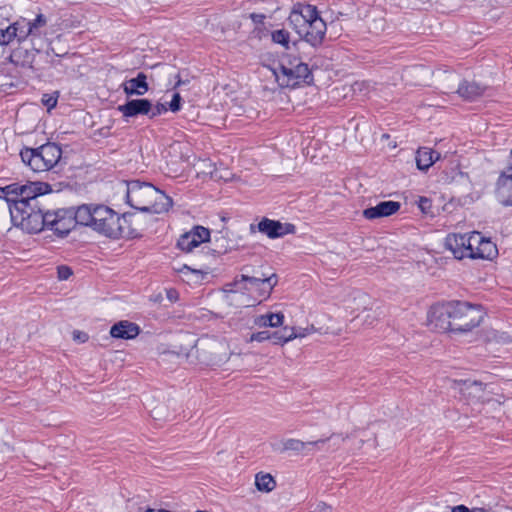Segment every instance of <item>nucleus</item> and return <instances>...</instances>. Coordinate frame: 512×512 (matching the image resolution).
<instances>
[{"mask_svg":"<svg viewBox=\"0 0 512 512\" xmlns=\"http://www.w3.org/2000/svg\"><path fill=\"white\" fill-rule=\"evenodd\" d=\"M506 188H512V149L510 152V161L497 180V194L501 203L505 206H512V199L505 198L504 194Z\"/></svg>","mask_w":512,"mask_h":512,"instance_id":"nucleus-19","label":"nucleus"},{"mask_svg":"<svg viewBox=\"0 0 512 512\" xmlns=\"http://www.w3.org/2000/svg\"><path fill=\"white\" fill-rule=\"evenodd\" d=\"M284 322L283 313H268L259 315L254 319V324L260 328L262 327H280Z\"/></svg>","mask_w":512,"mask_h":512,"instance_id":"nucleus-27","label":"nucleus"},{"mask_svg":"<svg viewBox=\"0 0 512 512\" xmlns=\"http://www.w3.org/2000/svg\"><path fill=\"white\" fill-rule=\"evenodd\" d=\"M178 272L187 275L188 273H200V270H194L187 265H183L180 269H178Z\"/></svg>","mask_w":512,"mask_h":512,"instance_id":"nucleus-42","label":"nucleus"},{"mask_svg":"<svg viewBox=\"0 0 512 512\" xmlns=\"http://www.w3.org/2000/svg\"><path fill=\"white\" fill-rule=\"evenodd\" d=\"M12 220L29 233H38L47 227V211H42L38 205L26 206L19 202L10 208Z\"/></svg>","mask_w":512,"mask_h":512,"instance_id":"nucleus-8","label":"nucleus"},{"mask_svg":"<svg viewBox=\"0 0 512 512\" xmlns=\"http://www.w3.org/2000/svg\"><path fill=\"white\" fill-rule=\"evenodd\" d=\"M455 387L467 399L480 401L484 397L485 386L479 381L458 380L455 381Z\"/></svg>","mask_w":512,"mask_h":512,"instance_id":"nucleus-17","label":"nucleus"},{"mask_svg":"<svg viewBox=\"0 0 512 512\" xmlns=\"http://www.w3.org/2000/svg\"><path fill=\"white\" fill-rule=\"evenodd\" d=\"M470 512H489V511L482 507H476V508L470 509Z\"/></svg>","mask_w":512,"mask_h":512,"instance_id":"nucleus-45","label":"nucleus"},{"mask_svg":"<svg viewBox=\"0 0 512 512\" xmlns=\"http://www.w3.org/2000/svg\"><path fill=\"white\" fill-rule=\"evenodd\" d=\"M451 512H470V509L465 505H458L453 507Z\"/></svg>","mask_w":512,"mask_h":512,"instance_id":"nucleus-43","label":"nucleus"},{"mask_svg":"<svg viewBox=\"0 0 512 512\" xmlns=\"http://www.w3.org/2000/svg\"><path fill=\"white\" fill-rule=\"evenodd\" d=\"M271 39L273 43L279 44L285 49L289 48L290 33L286 29H277L272 31Z\"/></svg>","mask_w":512,"mask_h":512,"instance_id":"nucleus-31","label":"nucleus"},{"mask_svg":"<svg viewBox=\"0 0 512 512\" xmlns=\"http://www.w3.org/2000/svg\"><path fill=\"white\" fill-rule=\"evenodd\" d=\"M270 340L273 341L275 345H284L287 342L293 340L291 334L288 336H283L281 331L270 332Z\"/></svg>","mask_w":512,"mask_h":512,"instance_id":"nucleus-33","label":"nucleus"},{"mask_svg":"<svg viewBox=\"0 0 512 512\" xmlns=\"http://www.w3.org/2000/svg\"><path fill=\"white\" fill-rule=\"evenodd\" d=\"M168 298L172 299L174 298V295H171V292L168 294Z\"/></svg>","mask_w":512,"mask_h":512,"instance_id":"nucleus-50","label":"nucleus"},{"mask_svg":"<svg viewBox=\"0 0 512 512\" xmlns=\"http://www.w3.org/2000/svg\"><path fill=\"white\" fill-rule=\"evenodd\" d=\"M42 103L48 108V110H50L56 106L57 98L49 94H44L42 97Z\"/></svg>","mask_w":512,"mask_h":512,"instance_id":"nucleus-38","label":"nucleus"},{"mask_svg":"<svg viewBox=\"0 0 512 512\" xmlns=\"http://www.w3.org/2000/svg\"><path fill=\"white\" fill-rule=\"evenodd\" d=\"M327 439H319L316 441L304 442L299 439L289 438L282 441V451H293L296 453H305L309 446H317L325 443Z\"/></svg>","mask_w":512,"mask_h":512,"instance_id":"nucleus-24","label":"nucleus"},{"mask_svg":"<svg viewBox=\"0 0 512 512\" xmlns=\"http://www.w3.org/2000/svg\"><path fill=\"white\" fill-rule=\"evenodd\" d=\"M196 348L202 360L213 365L226 362L230 356L227 342L214 337L200 339Z\"/></svg>","mask_w":512,"mask_h":512,"instance_id":"nucleus-10","label":"nucleus"},{"mask_svg":"<svg viewBox=\"0 0 512 512\" xmlns=\"http://www.w3.org/2000/svg\"><path fill=\"white\" fill-rule=\"evenodd\" d=\"M127 203L134 209L160 214L172 206V199L150 183H127Z\"/></svg>","mask_w":512,"mask_h":512,"instance_id":"nucleus-4","label":"nucleus"},{"mask_svg":"<svg viewBox=\"0 0 512 512\" xmlns=\"http://www.w3.org/2000/svg\"><path fill=\"white\" fill-rule=\"evenodd\" d=\"M315 510L317 512H331L332 507L325 502H320L316 505Z\"/></svg>","mask_w":512,"mask_h":512,"instance_id":"nucleus-41","label":"nucleus"},{"mask_svg":"<svg viewBox=\"0 0 512 512\" xmlns=\"http://www.w3.org/2000/svg\"><path fill=\"white\" fill-rule=\"evenodd\" d=\"M182 84H185V82L179 78L175 84V88L181 86Z\"/></svg>","mask_w":512,"mask_h":512,"instance_id":"nucleus-47","label":"nucleus"},{"mask_svg":"<svg viewBox=\"0 0 512 512\" xmlns=\"http://www.w3.org/2000/svg\"><path fill=\"white\" fill-rule=\"evenodd\" d=\"M210 231L203 226H195L192 230L182 234L178 239L177 246L184 252H191L204 242L209 241Z\"/></svg>","mask_w":512,"mask_h":512,"instance_id":"nucleus-14","label":"nucleus"},{"mask_svg":"<svg viewBox=\"0 0 512 512\" xmlns=\"http://www.w3.org/2000/svg\"><path fill=\"white\" fill-rule=\"evenodd\" d=\"M485 89L484 86L475 81L464 80L459 83L456 92L461 98L471 101L482 96Z\"/></svg>","mask_w":512,"mask_h":512,"instance_id":"nucleus-22","label":"nucleus"},{"mask_svg":"<svg viewBox=\"0 0 512 512\" xmlns=\"http://www.w3.org/2000/svg\"><path fill=\"white\" fill-rule=\"evenodd\" d=\"M400 206V203L396 201H382L374 207L365 209L363 216L369 220L388 217L395 214L400 209Z\"/></svg>","mask_w":512,"mask_h":512,"instance_id":"nucleus-16","label":"nucleus"},{"mask_svg":"<svg viewBox=\"0 0 512 512\" xmlns=\"http://www.w3.org/2000/svg\"><path fill=\"white\" fill-rule=\"evenodd\" d=\"M146 79L147 77L144 73H139L137 77L125 81L122 84L124 93L127 96L144 95L149 89Z\"/></svg>","mask_w":512,"mask_h":512,"instance_id":"nucleus-23","label":"nucleus"},{"mask_svg":"<svg viewBox=\"0 0 512 512\" xmlns=\"http://www.w3.org/2000/svg\"><path fill=\"white\" fill-rule=\"evenodd\" d=\"M224 290L229 293H244L245 291H249L246 275H241L240 278H235L233 282L226 284Z\"/></svg>","mask_w":512,"mask_h":512,"instance_id":"nucleus-30","label":"nucleus"},{"mask_svg":"<svg viewBox=\"0 0 512 512\" xmlns=\"http://www.w3.org/2000/svg\"><path fill=\"white\" fill-rule=\"evenodd\" d=\"M151 111H152V114L150 115V117L153 118V117H156V116L166 112L167 107L162 103H158Z\"/></svg>","mask_w":512,"mask_h":512,"instance_id":"nucleus-40","label":"nucleus"},{"mask_svg":"<svg viewBox=\"0 0 512 512\" xmlns=\"http://www.w3.org/2000/svg\"><path fill=\"white\" fill-rule=\"evenodd\" d=\"M418 207L424 214H427L431 209V201L426 197H420L418 201Z\"/></svg>","mask_w":512,"mask_h":512,"instance_id":"nucleus-39","label":"nucleus"},{"mask_svg":"<svg viewBox=\"0 0 512 512\" xmlns=\"http://www.w3.org/2000/svg\"><path fill=\"white\" fill-rule=\"evenodd\" d=\"M257 227L258 231L265 234L267 237L271 239L280 238L287 234H294L296 231L295 225L291 223H282L277 220H272L269 218H263L257 226L254 224L250 225V230L253 232Z\"/></svg>","mask_w":512,"mask_h":512,"instance_id":"nucleus-13","label":"nucleus"},{"mask_svg":"<svg viewBox=\"0 0 512 512\" xmlns=\"http://www.w3.org/2000/svg\"><path fill=\"white\" fill-rule=\"evenodd\" d=\"M76 208L60 209L54 212L47 211V227L60 236L67 235L75 226Z\"/></svg>","mask_w":512,"mask_h":512,"instance_id":"nucleus-11","label":"nucleus"},{"mask_svg":"<svg viewBox=\"0 0 512 512\" xmlns=\"http://www.w3.org/2000/svg\"><path fill=\"white\" fill-rule=\"evenodd\" d=\"M316 331L317 329L315 328L314 325H308L306 327H291L290 334L294 340L297 338H304L308 335L315 333Z\"/></svg>","mask_w":512,"mask_h":512,"instance_id":"nucleus-32","label":"nucleus"},{"mask_svg":"<svg viewBox=\"0 0 512 512\" xmlns=\"http://www.w3.org/2000/svg\"><path fill=\"white\" fill-rule=\"evenodd\" d=\"M445 247L459 260L463 258L492 260L498 254L496 244L477 231L470 234H449L445 238Z\"/></svg>","mask_w":512,"mask_h":512,"instance_id":"nucleus-3","label":"nucleus"},{"mask_svg":"<svg viewBox=\"0 0 512 512\" xmlns=\"http://www.w3.org/2000/svg\"><path fill=\"white\" fill-rule=\"evenodd\" d=\"M14 57H16V52H13L10 56V61L15 62Z\"/></svg>","mask_w":512,"mask_h":512,"instance_id":"nucleus-48","label":"nucleus"},{"mask_svg":"<svg viewBox=\"0 0 512 512\" xmlns=\"http://www.w3.org/2000/svg\"><path fill=\"white\" fill-rule=\"evenodd\" d=\"M255 486L260 492L269 493L275 489L276 481L271 474L259 472L255 475Z\"/></svg>","mask_w":512,"mask_h":512,"instance_id":"nucleus-29","label":"nucleus"},{"mask_svg":"<svg viewBox=\"0 0 512 512\" xmlns=\"http://www.w3.org/2000/svg\"><path fill=\"white\" fill-rule=\"evenodd\" d=\"M101 216L95 231L108 238H133L137 236V230L132 227L130 219L126 215H119L106 205H101L99 210Z\"/></svg>","mask_w":512,"mask_h":512,"instance_id":"nucleus-5","label":"nucleus"},{"mask_svg":"<svg viewBox=\"0 0 512 512\" xmlns=\"http://www.w3.org/2000/svg\"><path fill=\"white\" fill-rule=\"evenodd\" d=\"M310 512H317V511L314 509V510H312V511H310Z\"/></svg>","mask_w":512,"mask_h":512,"instance_id":"nucleus-51","label":"nucleus"},{"mask_svg":"<svg viewBox=\"0 0 512 512\" xmlns=\"http://www.w3.org/2000/svg\"><path fill=\"white\" fill-rule=\"evenodd\" d=\"M287 21L289 26L311 46L318 47L323 43L327 26L316 6L309 3H295Z\"/></svg>","mask_w":512,"mask_h":512,"instance_id":"nucleus-2","label":"nucleus"},{"mask_svg":"<svg viewBox=\"0 0 512 512\" xmlns=\"http://www.w3.org/2000/svg\"><path fill=\"white\" fill-rule=\"evenodd\" d=\"M57 273L60 280H67L72 275V270L68 266H59Z\"/></svg>","mask_w":512,"mask_h":512,"instance_id":"nucleus-37","label":"nucleus"},{"mask_svg":"<svg viewBox=\"0 0 512 512\" xmlns=\"http://www.w3.org/2000/svg\"><path fill=\"white\" fill-rule=\"evenodd\" d=\"M246 281L247 285L249 287V290L252 288H259L261 285L267 284L268 285V291L269 294L273 287L277 284V276L276 274H271L270 276H266L265 274H262L261 276H248L246 275Z\"/></svg>","mask_w":512,"mask_h":512,"instance_id":"nucleus-28","label":"nucleus"},{"mask_svg":"<svg viewBox=\"0 0 512 512\" xmlns=\"http://www.w3.org/2000/svg\"><path fill=\"white\" fill-rule=\"evenodd\" d=\"M440 157L438 152L433 151L430 148H420L416 153V165L420 170H427L431 167L436 160Z\"/></svg>","mask_w":512,"mask_h":512,"instance_id":"nucleus-26","label":"nucleus"},{"mask_svg":"<svg viewBox=\"0 0 512 512\" xmlns=\"http://www.w3.org/2000/svg\"><path fill=\"white\" fill-rule=\"evenodd\" d=\"M290 329H291V327H287V326H286V327H284V328L281 330L282 335H283V336H288V335H290Z\"/></svg>","mask_w":512,"mask_h":512,"instance_id":"nucleus-46","label":"nucleus"},{"mask_svg":"<svg viewBox=\"0 0 512 512\" xmlns=\"http://www.w3.org/2000/svg\"><path fill=\"white\" fill-rule=\"evenodd\" d=\"M277 83L283 88H294L311 77L306 63L295 56H286L280 63L279 70H271Z\"/></svg>","mask_w":512,"mask_h":512,"instance_id":"nucleus-7","label":"nucleus"},{"mask_svg":"<svg viewBox=\"0 0 512 512\" xmlns=\"http://www.w3.org/2000/svg\"><path fill=\"white\" fill-rule=\"evenodd\" d=\"M181 108V96L179 93H174L172 100L169 103V109L172 112H177Z\"/></svg>","mask_w":512,"mask_h":512,"instance_id":"nucleus-36","label":"nucleus"},{"mask_svg":"<svg viewBox=\"0 0 512 512\" xmlns=\"http://www.w3.org/2000/svg\"><path fill=\"white\" fill-rule=\"evenodd\" d=\"M118 110L124 117L148 115L152 110V104L148 99H134L118 106Z\"/></svg>","mask_w":512,"mask_h":512,"instance_id":"nucleus-18","label":"nucleus"},{"mask_svg":"<svg viewBox=\"0 0 512 512\" xmlns=\"http://www.w3.org/2000/svg\"><path fill=\"white\" fill-rule=\"evenodd\" d=\"M102 204H82L75 210V221L82 226H88L95 231L101 216L99 210Z\"/></svg>","mask_w":512,"mask_h":512,"instance_id":"nucleus-15","label":"nucleus"},{"mask_svg":"<svg viewBox=\"0 0 512 512\" xmlns=\"http://www.w3.org/2000/svg\"><path fill=\"white\" fill-rule=\"evenodd\" d=\"M62 155L61 148L48 142L37 148H24L20 152L21 159L32 171L45 172L53 168Z\"/></svg>","mask_w":512,"mask_h":512,"instance_id":"nucleus-6","label":"nucleus"},{"mask_svg":"<svg viewBox=\"0 0 512 512\" xmlns=\"http://www.w3.org/2000/svg\"><path fill=\"white\" fill-rule=\"evenodd\" d=\"M47 21L44 15L39 14L33 21L25 18L17 20V25L22 27L20 33L22 38L26 40L28 37L39 36V29L46 25Z\"/></svg>","mask_w":512,"mask_h":512,"instance_id":"nucleus-21","label":"nucleus"},{"mask_svg":"<svg viewBox=\"0 0 512 512\" xmlns=\"http://www.w3.org/2000/svg\"><path fill=\"white\" fill-rule=\"evenodd\" d=\"M0 191L6 194L8 201L13 202V207L19 202L26 206L38 205V197L43 195L42 184L39 182L13 183L1 188Z\"/></svg>","mask_w":512,"mask_h":512,"instance_id":"nucleus-9","label":"nucleus"},{"mask_svg":"<svg viewBox=\"0 0 512 512\" xmlns=\"http://www.w3.org/2000/svg\"><path fill=\"white\" fill-rule=\"evenodd\" d=\"M457 76L455 74H447L443 79L442 87L446 92L452 91L457 83Z\"/></svg>","mask_w":512,"mask_h":512,"instance_id":"nucleus-34","label":"nucleus"},{"mask_svg":"<svg viewBox=\"0 0 512 512\" xmlns=\"http://www.w3.org/2000/svg\"><path fill=\"white\" fill-rule=\"evenodd\" d=\"M73 336H74V339H79L82 342H85L88 338L86 334L80 333V332H74Z\"/></svg>","mask_w":512,"mask_h":512,"instance_id":"nucleus-44","label":"nucleus"},{"mask_svg":"<svg viewBox=\"0 0 512 512\" xmlns=\"http://www.w3.org/2000/svg\"><path fill=\"white\" fill-rule=\"evenodd\" d=\"M354 302L356 307L353 308V311L357 310L359 313L351 322L364 327L373 326L378 320L379 313L373 309L371 299L364 293H358L354 297Z\"/></svg>","mask_w":512,"mask_h":512,"instance_id":"nucleus-12","label":"nucleus"},{"mask_svg":"<svg viewBox=\"0 0 512 512\" xmlns=\"http://www.w3.org/2000/svg\"><path fill=\"white\" fill-rule=\"evenodd\" d=\"M21 28L17 25V21L6 27H0V45H8L15 39L19 43L24 42L25 40L21 36L22 33H20Z\"/></svg>","mask_w":512,"mask_h":512,"instance_id":"nucleus-25","label":"nucleus"},{"mask_svg":"<svg viewBox=\"0 0 512 512\" xmlns=\"http://www.w3.org/2000/svg\"><path fill=\"white\" fill-rule=\"evenodd\" d=\"M139 333V326L127 320L119 321L110 329V335L117 339H134L139 335Z\"/></svg>","mask_w":512,"mask_h":512,"instance_id":"nucleus-20","label":"nucleus"},{"mask_svg":"<svg viewBox=\"0 0 512 512\" xmlns=\"http://www.w3.org/2000/svg\"><path fill=\"white\" fill-rule=\"evenodd\" d=\"M168 298L172 299L174 298V295H171V292L168 294Z\"/></svg>","mask_w":512,"mask_h":512,"instance_id":"nucleus-49","label":"nucleus"},{"mask_svg":"<svg viewBox=\"0 0 512 512\" xmlns=\"http://www.w3.org/2000/svg\"><path fill=\"white\" fill-rule=\"evenodd\" d=\"M480 307L467 302L451 301L434 306L431 310V321L444 331L469 332L480 325L483 320Z\"/></svg>","mask_w":512,"mask_h":512,"instance_id":"nucleus-1","label":"nucleus"},{"mask_svg":"<svg viewBox=\"0 0 512 512\" xmlns=\"http://www.w3.org/2000/svg\"><path fill=\"white\" fill-rule=\"evenodd\" d=\"M270 340V332L269 331H259L256 333H252L250 338L247 340L248 342H264Z\"/></svg>","mask_w":512,"mask_h":512,"instance_id":"nucleus-35","label":"nucleus"}]
</instances>
